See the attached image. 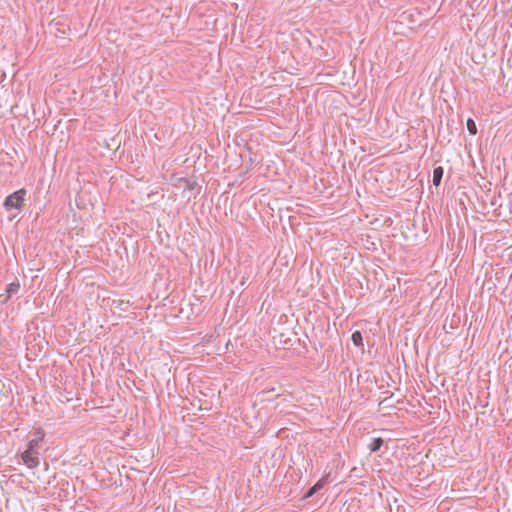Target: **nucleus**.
<instances>
[{"label":"nucleus","mask_w":512,"mask_h":512,"mask_svg":"<svg viewBox=\"0 0 512 512\" xmlns=\"http://www.w3.org/2000/svg\"><path fill=\"white\" fill-rule=\"evenodd\" d=\"M27 191L19 189L5 198L4 207L7 210L20 209L23 205Z\"/></svg>","instance_id":"nucleus-1"},{"label":"nucleus","mask_w":512,"mask_h":512,"mask_svg":"<svg viewBox=\"0 0 512 512\" xmlns=\"http://www.w3.org/2000/svg\"><path fill=\"white\" fill-rule=\"evenodd\" d=\"M21 458L23 463L30 469L36 468L39 465V451L36 449L30 450V447L27 446Z\"/></svg>","instance_id":"nucleus-2"},{"label":"nucleus","mask_w":512,"mask_h":512,"mask_svg":"<svg viewBox=\"0 0 512 512\" xmlns=\"http://www.w3.org/2000/svg\"><path fill=\"white\" fill-rule=\"evenodd\" d=\"M45 432L42 428H37L33 432V438L29 441L28 447H30V450L36 449L39 451L40 445L42 441L44 440Z\"/></svg>","instance_id":"nucleus-3"},{"label":"nucleus","mask_w":512,"mask_h":512,"mask_svg":"<svg viewBox=\"0 0 512 512\" xmlns=\"http://www.w3.org/2000/svg\"><path fill=\"white\" fill-rule=\"evenodd\" d=\"M327 484V480L325 478L320 479L315 485H313L309 491L306 493L305 498H309L318 491H320Z\"/></svg>","instance_id":"nucleus-4"},{"label":"nucleus","mask_w":512,"mask_h":512,"mask_svg":"<svg viewBox=\"0 0 512 512\" xmlns=\"http://www.w3.org/2000/svg\"><path fill=\"white\" fill-rule=\"evenodd\" d=\"M20 288L19 282H12L6 288L7 297L5 298V302L13 295L18 292Z\"/></svg>","instance_id":"nucleus-5"},{"label":"nucleus","mask_w":512,"mask_h":512,"mask_svg":"<svg viewBox=\"0 0 512 512\" xmlns=\"http://www.w3.org/2000/svg\"><path fill=\"white\" fill-rule=\"evenodd\" d=\"M443 177V168L441 166L434 168L433 170V184L438 186L441 183Z\"/></svg>","instance_id":"nucleus-6"},{"label":"nucleus","mask_w":512,"mask_h":512,"mask_svg":"<svg viewBox=\"0 0 512 512\" xmlns=\"http://www.w3.org/2000/svg\"><path fill=\"white\" fill-rule=\"evenodd\" d=\"M383 445V439L382 438H374L372 442L369 444V450L371 452L378 451Z\"/></svg>","instance_id":"nucleus-7"},{"label":"nucleus","mask_w":512,"mask_h":512,"mask_svg":"<svg viewBox=\"0 0 512 512\" xmlns=\"http://www.w3.org/2000/svg\"><path fill=\"white\" fill-rule=\"evenodd\" d=\"M351 340H352L353 344L357 347H360L363 345L362 334L359 331H355L352 333Z\"/></svg>","instance_id":"nucleus-8"},{"label":"nucleus","mask_w":512,"mask_h":512,"mask_svg":"<svg viewBox=\"0 0 512 512\" xmlns=\"http://www.w3.org/2000/svg\"><path fill=\"white\" fill-rule=\"evenodd\" d=\"M467 129L470 134L475 135L477 133V127L472 119L467 120Z\"/></svg>","instance_id":"nucleus-9"},{"label":"nucleus","mask_w":512,"mask_h":512,"mask_svg":"<svg viewBox=\"0 0 512 512\" xmlns=\"http://www.w3.org/2000/svg\"><path fill=\"white\" fill-rule=\"evenodd\" d=\"M329 92L330 91L327 90L326 88H320L317 90V92L315 94L320 95V96H330Z\"/></svg>","instance_id":"nucleus-10"},{"label":"nucleus","mask_w":512,"mask_h":512,"mask_svg":"<svg viewBox=\"0 0 512 512\" xmlns=\"http://www.w3.org/2000/svg\"><path fill=\"white\" fill-rule=\"evenodd\" d=\"M27 350L29 351L28 355H33L34 357H36L38 355L37 352H33V348L32 347H28Z\"/></svg>","instance_id":"nucleus-11"}]
</instances>
